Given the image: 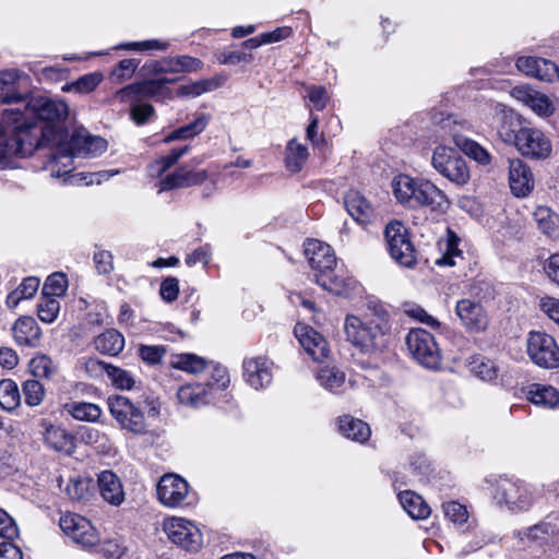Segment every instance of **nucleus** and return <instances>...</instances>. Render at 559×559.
Returning <instances> with one entry per match:
<instances>
[{
    "label": "nucleus",
    "instance_id": "obj_1",
    "mask_svg": "<svg viewBox=\"0 0 559 559\" xmlns=\"http://www.w3.org/2000/svg\"><path fill=\"white\" fill-rule=\"evenodd\" d=\"M43 138L52 142L45 169L50 173L51 177H64L66 182L74 178L70 174L74 169L73 158L75 156L96 157L107 148L106 140L91 135L84 128L75 129L69 140L63 129L45 130Z\"/></svg>",
    "mask_w": 559,
    "mask_h": 559
},
{
    "label": "nucleus",
    "instance_id": "obj_2",
    "mask_svg": "<svg viewBox=\"0 0 559 559\" xmlns=\"http://www.w3.org/2000/svg\"><path fill=\"white\" fill-rule=\"evenodd\" d=\"M69 116V106L59 98L48 96H31L23 109H5L2 114L4 123H10L14 129L24 133L38 134V147L51 145L43 138V131L61 129L58 123L63 122Z\"/></svg>",
    "mask_w": 559,
    "mask_h": 559
},
{
    "label": "nucleus",
    "instance_id": "obj_3",
    "mask_svg": "<svg viewBox=\"0 0 559 559\" xmlns=\"http://www.w3.org/2000/svg\"><path fill=\"white\" fill-rule=\"evenodd\" d=\"M390 328V312L376 298L367 299L364 319L348 314L344 321L346 340L364 353L383 348Z\"/></svg>",
    "mask_w": 559,
    "mask_h": 559
},
{
    "label": "nucleus",
    "instance_id": "obj_4",
    "mask_svg": "<svg viewBox=\"0 0 559 559\" xmlns=\"http://www.w3.org/2000/svg\"><path fill=\"white\" fill-rule=\"evenodd\" d=\"M305 254L313 270L314 281L323 289L335 295H348L356 287V281L336 263L333 249L328 243L312 239L305 245Z\"/></svg>",
    "mask_w": 559,
    "mask_h": 559
},
{
    "label": "nucleus",
    "instance_id": "obj_5",
    "mask_svg": "<svg viewBox=\"0 0 559 559\" xmlns=\"http://www.w3.org/2000/svg\"><path fill=\"white\" fill-rule=\"evenodd\" d=\"M391 185L396 200L411 209L427 207L431 212L443 213L449 207L444 192L428 180L401 174L393 178Z\"/></svg>",
    "mask_w": 559,
    "mask_h": 559
},
{
    "label": "nucleus",
    "instance_id": "obj_6",
    "mask_svg": "<svg viewBox=\"0 0 559 559\" xmlns=\"http://www.w3.org/2000/svg\"><path fill=\"white\" fill-rule=\"evenodd\" d=\"M492 109L497 115L502 116L503 122L498 132L504 142L514 143L523 156L532 159H545L550 155V140L539 129L528 127L519 130L508 129L506 124L514 119L513 110L500 103L493 104Z\"/></svg>",
    "mask_w": 559,
    "mask_h": 559
},
{
    "label": "nucleus",
    "instance_id": "obj_7",
    "mask_svg": "<svg viewBox=\"0 0 559 559\" xmlns=\"http://www.w3.org/2000/svg\"><path fill=\"white\" fill-rule=\"evenodd\" d=\"M110 415L122 430L136 436L147 433V424L143 411L124 395H111L107 400Z\"/></svg>",
    "mask_w": 559,
    "mask_h": 559
},
{
    "label": "nucleus",
    "instance_id": "obj_8",
    "mask_svg": "<svg viewBox=\"0 0 559 559\" xmlns=\"http://www.w3.org/2000/svg\"><path fill=\"white\" fill-rule=\"evenodd\" d=\"M493 498L498 504H504L513 512L528 510L536 498L535 490L522 480L500 478L497 481Z\"/></svg>",
    "mask_w": 559,
    "mask_h": 559
},
{
    "label": "nucleus",
    "instance_id": "obj_9",
    "mask_svg": "<svg viewBox=\"0 0 559 559\" xmlns=\"http://www.w3.org/2000/svg\"><path fill=\"white\" fill-rule=\"evenodd\" d=\"M431 163L433 168L451 182L463 186L469 179V169L457 150L439 145L435 148Z\"/></svg>",
    "mask_w": 559,
    "mask_h": 559
},
{
    "label": "nucleus",
    "instance_id": "obj_10",
    "mask_svg": "<svg viewBox=\"0 0 559 559\" xmlns=\"http://www.w3.org/2000/svg\"><path fill=\"white\" fill-rule=\"evenodd\" d=\"M407 349L413 358L428 369H437L441 364V353L431 333L424 329H413L406 336Z\"/></svg>",
    "mask_w": 559,
    "mask_h": 559
},
{
    "label": "nucleus",
    "instance_id": "obj_11",
    "mask_svg": "<svg viewBox=\"0 0 559 559\" xmlns=\"http://www.w3.org/2000/svg\"><path fill=\"white\" fill-rule=\"evenodd\" d=\"M384 236L391 258L402 266L413 267L416 253L405 226L397 221L391 222L385 227Z\"/></svg>",
    "mask_w": 559,
    "mask_h": 559
},
{
    "label": "nucleus",
    "instance_id": "obj_12",
    "mask_svg": "<svg viewBox=\"0 0 559 559\" xmlns=\"http://www.w3.org/2000/svg\"><path fill=\"white\" fill-rule=\"evenodd\" d=\"M157 497L160 503L169 508L188 507L194 503V493L181 476L164 475L157 484Z\"/></svg>",
    "mask_w": 559,
    "mask_h": 559
},
{
    "label": "nucleus",
    "instance_id": "obj_13",
    "mask_svg": "<svg viewBox=\"0 0 559 559\" xmlns=\"http://www.w3.org/2000/svg\"><path fill=\"white\" fill-rule=\"evenodd\" d=\"M7 124L12 129V135L10 138L0 136V166L8 164L14 156H29L38 148V134L24 133L22 130L14 129L12 124ZM3 133L4 128L0 123V135Z\"/></svg>",
    "mask_w": 559,
    "mask_h": 559
},
{
    "label": "nucleus",
    "instance_id": "obj_14",
    "mask_svg": "<svg viewBox=\"0 0 559 559\" xmlns=\"http://www.w3.org/2000/svg\"><path fill=\"white\" fill-rule=\"evenodd\" d=\"M526 350L535 365L546 369L559 367V346L551 335L545 332H531Z\"/></svg>",
    "mask_w": 559,
    "mask_h": 559
},
{
    "label": "nucleus",
    "instance_id": "obj_15",
    "mask_svg": "<svg viewBox=\"0 0 559 559\" xmlns=\"http://www.w3.org/2000/svg\"><path fill=\"white\" fill-rule=\"evenodd\" d=\"M455 314L469 333H483L489 326L488 311L479 300L464 297L455 302Z\"/></svg>",
    "mask_w": 559,
    "mask_h": 559
},
{
    "label": "nucleus",
    "instance_id": "obj_16",
    "mask_svg": "<svg viewBox=\"0 0 559 559\" xmlns=\"http://www.w3.org/2000/svg\"><path fill=\"white\" fill-rule=\"evenodd\" d=\"M59 525L67 536L85 549H92L99 542L96 528L84 516L75 513L64 514L60 518Z\"/></svg>",
    "mask_w": 559,
    "mask_h": 559
},
{
    "label": "nucleus",
    "instance_id": "obj_17",
    "mask_svg": "<svg viewBox=\"0 0 559 559\" xmlns=\"http://www.w3.org/2000/svg\"><path fill=\"white\" fill-rule=\"evenodd\" d=\"M164 531L174 544L189 551H197L202 545L200 530L185 519L173 518L166 521Z\"/></svg>",
    "mask_w": 559,
    "mask_h": 559
},
{
    "label": "nucleus",
    "instance_id": "obj_18",
    "mask_svg": "<svg viewBox=\"0 0 559 559\" xmlns=\"http://www.w3.org/2000/svg\"><path fill=\"white\" fill-rule=\"evenodd\" d=\"M242 368L247 383L254 390L270 385L273 380V361L265 356L246 358Z\"/></svg>",
    "mask_w": 559,
    "mask_h": 559
},
{
    "label": "nucleus",
    "instance_id": "obj_19",
    "mask_svg": "<svg viewBox=\"0 0 559 559\" xmlns=\"http://www.w3.org/2000/svg\"><path fill=\"white\" fill-rule=\"evenodd\" d=\"M175 79H154L134 83L122 87L117 95L121 100L133 97L160 99L169 93L167 84L174 83Z\"/></svg>",
    "mask_w": 559,
    "mask_h": 559
},
{
    "label": "nucleus",
    "instance_id": "obj_20",
    "mask_svg": "<svg viewBox=\"0 0 559 559\" xmlns=\"http://www.w3.org/2000/svg\"><path fill=\"white\" fill-rule=\"evenodd\" d=\"M294 333L301 347L314 361H321L328 357L330 353L328 342L313 328L298 323Z\"/></svg>",
    "mask_w": 559,
    "mask_h": 559
},
{
    "label": "nucleus",
    "instance_id": "obj_21",
    "mask_svg": "<svg viewBox=\"0 0 559 559\" xmlns=\"http://www.w3.org/2000/svg\"><path fill=\"white\" fill-rule=\"evenodd\" d=\"M40 427L43 428L41 435L47 448L64 455L73 454L76 445L74 437L70 432L45 419L40 421Z\"/></svg>",
    "mask_w": 559,
    "mask_h": 559
},
{
    "label": "nucleus",
    "instance_id": "obj_22",
    "mask_svg": "<svg viewBox=\"0 0 559 559\" xmlns=\"http://www.w3.org/2000/svg\"><path fill=\"white\" fill-rule=\"evenodd\" d=\"M86 369L91 373H106L112 385L120 390H131L135 384V380L129 371L103 360L88 359Z\"/></svg>",
    "mask_w": 559,
    "mask_h": 559
},
{
    "label": "nucleus",
    "instance_id": "obj_23",
    "mask_svg": "<svg viewBox=\"0 0 559 559\" xmlns=\"http://www.w3.org/2000/svg\"><path fill=\"white\" fill-rule=\"evenodd\" d=\"M509 185L516 197L527 195L534 188V178L530 167L521 159L509 162Z\"/></svg>",
    "mask_w": 559,
    "mask_h": 559
},
{
    "label": "nucleus",
    "instance_id": "obj_24",
    "mask_svg": "<svg viewBox=\"0 0 559 559\" xmlns=\"http://www.w3.org/2000/svg\"><path fill=\"white\" fill-rule=\"evenodd\" d=\"M206 178L207 173L205 170H192L187 166L180 167L175 173L160 179L158 192L198 186L204 182Z\"/></svg>",
    "mask_w": 559,
    "mask_h": 559
},
{
    "label": "nucleus",
    "instance_id": "obj_25",
    "mask_svg": "<svg viewBox=\"0 0 559 559\" xmlns=\"http://www.w3.org/2000/svg\"><path fill=\"white\" fill-rule=\"evenodd\" d=\"M511 96L530 107L538 116L548 117L552 114L549 98L530 86L521 85L513 87Z\"/></svg>",
    "mask_w": 559,
    "mask_h": 559
},
{
    "label": "nucleus",
    "instance_id": "obj_26",
    "mask_svg": "<svg viewBox=\"0 0 559 559\" xmlns=\"http://www.w3.org/2000/svg\"><path fill=\"white\" fill-rule=\"evenodd\" d=\"M12 335L17 345L36 347L39 344L41 331L33 317L23 316L14 322Z\"/></svg>",
    "mask_w": 559,
    "mask_h": 559
},
{
    "label": "nucleus",
    "instance_id": "obj_27",
    "mask_svg": "<svg viewBox=\"0 0 559 559\" xmlns=\"http://www.w3.org/2000/svg\"><path fill=\"white\" fill-rule=\"evenodd\" d=\"M21 72L17 70H8L0 73V102L2 104H21L29 99L31 96L19 91V80Z\"/></svg>",
    "mask_w": 559,
    "mask_h": 559
},
{
    "label": "nucleus",
    "instance_id": "obj_28",
    "mask_svg": "<svg viewBox=\"0 0 559 559\" xmlns=\"http://www.w3.org/2000/svg\"><path fill=\"white\" fill-rule=\"evenodd\" d=\"M212 384L189 383L181 385L177 391V399L180 404L189 407H201L209 404L213 396L211 392Z\"/></svg>",
    "mask_w": 559,
    "mask_h": 559
},
{
    "label": "nucleus",
    "instance_id": "obj_29",
    "mask_svg": "<svg viewBox=\"0 0 559 559\" xmlns=\"http://www.w3.org/2000/svg\"><path fill=\"white\" fill-rule=\"evenodd\" d=\"M347 213L359 224H368L373 217L371 203L358 191L349 190L344 197Z\"/></svg>",
    "mask_w": 559,
    "mask_h": 559
},
{
    "label": "nucleus",
    "instance_id": "obj_30",
    "mask_svg": "<svg viewBox=\"0 0 559 559\" xmlns=\"http://www.w3.org/2000/svg\"><path fill=\"white\" fill-rule=\"evenodd\" d=\"M98 488L105 501L119 506L124 500V491L120 478L111 471H103L98 475Z\"/></svg>",
    "mask_w": 559,
    "mask_h": 559
},
{
    "label": "nucleus",
    "instance_id": "obj_31",
    "mask_svg": "<svg viewBox=\"0 0 559 559\" xmlns=\"http://www.w3.org/2000/svg\"><path fill=\"white\" fill-rule=\"evenodd\" d=\"M203 62L191 56H178L174 58H166L158 62L156 72L163 73H190L201 70Z\"/></svg>",
    "mask_w": 559,
    "mask_h": 559
},
{
    "label": "nucleus",
    "instance_id": "obj_32",
    "mask_svg": "<svg viewBox=\"0 0 559 559\" xmlns=\"http://www.w3.org/2000/svg\"><path fill=\"white\" fill-rule=\"evenodd\" d=\"M526 397L539 407L554 409L559 406V391L551 385L533 383L528 386Z\"/></svg>",
    "mask_w": 559,
    "mask_h": 559
},
{
    "label": "nucleus",
    "instance_id": "obj_33",
    "mask_svg": "<svg viewBox=\"0 0 559 559\" xmlns=\"http://www.w3.org/2000/svg\"><path fill=\"white\" fill-rule=\"evenodd\" d=\"M338 431L347 439L365 442L369 439L371 430L367 423L349 415L341 416L337 420Z\"/></svg>",
    "mask_w": 559,
    "mask_h": 559
},
{
    "label": "nucleus",
    "instance_id": "obj_34",
    "mask_svg": "<svg viewBox=\"0 0 559 559\" xmlns=\"http://www.w3.org/2000/svg\"><path fill=\"white\" fill-rule=\"evenodd\" d=\"M94 345L102 354L117 356L124 347V337L119 331L109 329L95 337Z\"/></svg>",
    "mask_w": 559,
    "mask_h": 559
},
{
    "label": "nucleus",
    "instance_id": "obj_35",
    "mask_svg": "<svg viewBox=\"0 0 559 559\" xmlns=\"http://www.w3.org/2000/svg\"><path fill=\"white\" fill-rule=\"evenodd\" d=\"M399 500L403 509L415 520L426 519L430 514L429 506L414 491H401L399 493Z\"/></svg>",
    "mask_w": 559,
    "mask_h": 559
},
{
    "label": "nucleus",
    "instance_id": "obj_36",
    "mask_svg": "<svg viewBox=\"0 0 559 559\" xmlns=\"http://www.w3.org/2000/svg\"><path fill=\"white\" fill-rule=\"evenodd\" d=\"M451 136L453 138V142L455 145L468 157L473 158L480 165H488L491 160V156L489 152L480 146L477 142L459 135L455 132L451 131Z\"/></svg>",
    "mask_w": 559,
    "mask_h": 559
},
{
    "label": "nucleus",
    "instance_id": "obj_37",
    "mask_svg": "<svg viewBox=\"0 0 559 559\" xmlns=\"http://www.w3.org/2000/svg\"><path fill=\"white\" fill-rule=\"evenodd\" d=\"M309 156L308 147L296 139L290 140L286 145L285 164L290 173H299Z\"/></svg>",
    "mask_w": 559,
    "mask_h": 559
},
{
    "label": "nucleus",
    "instance_id": "obj_38",
    "mask_svg": "<svg viewBox=\"0 0 559 559\" xmlns=\"http://www.w3.org/2000/svg\"><path fill=\"white\" fill-rule=\"evenodd\" d=\"M316 379L325 390L337 393L345 383V373L335 367L322 366L316 371Z\"/></svg>",
    "mask_w": 559,
    "mask_h": 559
},
{
    "label": "nucleus",
    "instance_id": "obj_39",
    "mask_svg": "<svg viewBox=\"0 0 559 559\" xmlns=\"http://www.w3.org/2000/svg\"><path fill=\"white\" fill-rule=\"evenodd\" d=\"M64 409L74 419L82 421L94 423L98 420L102 415V409L98 405L87 402H71L64 405Z\"/></svg>",
    "mask_w": 559,
    "mask_h": 559
},
{
    "label": "nucleus",
    "instance_id": "obj_40",
    "mask_svg": "<svg viewBox=\"0 0 559 559\" xmlns=\"http://www.w3.org/2000/svg\"><path fill=\"white\" fill-rule=\"evenodd\" d=\"M209 123L206 115H199L192 122L187 123L174 131H171L164 140L168 143L177 140H187L200 134Z\"/></svg>",
    "mask_w": 559,
    "mask_h": 559
},
{
    "label": "nucleus",
    "instance_id": "obj_41",
    "mask_svg": "<svg viewBox=\"0 0 559 559\" xmlns=\"http://www.w3.org/2000/svg\"><path fill=\"white\" fill-rule=\"evenodd\" d=\"M190 150L189 145H182L180 147H175L170 151L168 155L160 157L154 163L148 165V174L151 177H160L164 173H166L171 166H174L180 157L186 155Z\"/></svg>",
    "mask_w": 559,
    "mask_h": 559
},
{
    "label": "nucleus",
    "instance_id": "obj_42",
    "mask_svg": "<svg viewBox=\"0 0 559 559\" xmlns=\"http://www.w3.org/2000/svg\"><path fill=\"white\" fill-rule=\"evenodd\" d=\"M556 531L555 525H552L548 521H542L528 528L523 533L524 537H521V540L526 539L528 544H535L538 546H543L547 544L550 538L554 536Z\"/></svg>",
    "mask_w": 559,
    "mask_h": 559
},
{
    "label": "nucleus",
    "instance_id": "obj_43",
    "mask_svg": "<svg viewBox=\"0 0 559 559\" xmlns=\"http://www.w3.org/2000/svg\"><path fill=\"white\" fill-rule=\"evenodd\" d=\"M92 489L93 480L83 476L70 477L66 486L67 495L75 501L87 500Z\"/></svg>",
    "mask_w": 559,
    "mask_h": 559
},
{
    "label": "nucleus",
    "instance_id": "obj_44",
    "mask_svg": "<svg viewBox=\"0 0 559 559\" xmlns=\"http://www.w3.org/2000/svg\"><path fill=\"white\" fill-rule=\"evenodd\" d=\"M21 402L17 384L11 379L0 381V405L5 411L15 409Z\"/></svg>",
    "mask_w": 559,
    "mask_h": 559
},
{
    "label": "nucleus",
    "instance_id": "obj_45",
    "mask_svg": "<svg viewBox=\"0 0 559 559\" xmlns=\"http://www.w3.org/2000/svg\"><path fill=\"white\" fill-rule=\"evenodd\" d=\"M207 362L204 358L194 354H179L174 356L171 366L176 369L183 370L190 373H199L203 371Z\"/></svg>",
    "mask_w": 559,
    "mask_h": 559
},
{
    "label": "nucleus",
    "instance_id": "obj_46",
    "mask_svg": "<svg viewBox=\"0 0 559 559\" xmlns=\"http://www.w3.org/2000/svg\"><path fill=\"white\" fill-rule=\"evenodd\" d=\"M459 238L455 234L449 233L448 239L444 245H441L442 255L436 260V264L441 266L456 265V259H463L462 251L459 250Z\"/></svg>",
    "mask_w": 559,
    "mask_h": 559
},
{
    "label": "nucleus",
    "instance_id": "obj_47",
    "mask_svg": "<svg viewBox=\"0 0 559 559\" xmlns=\"http://www.w3.org/2000/svg\"><path fill=\"white\" fill-rule=\"evenodd\" d=\"M103 81V75L99 72L88 73L81 76L73 83L66 84L62 87L64 92H75L80 94H87L94 91Z\"/></svg>",
    "mask_w": 559,
    "mask_h": 559
},
{
    "label": "nucleus",
    "instance_id": "obj_48",
    "mask_svg": "<svg viewBox=\"0 0 559 559\" xmlns=\"http://www.w3.org/2000/svg\"><path fill=\"white\" fill-rule=\"evenodd\" d=\"M218 87V83L213 79H203L189 84L179 86L177 95L180 97H198L206 92H212Z\"/></svg>",
    "mask_w": 559,
    "mask_h": 559
},
{
    "label": "nucleus",
    "instance_id": "obj_49",
    "mask_svg": "<svg viewBox=\"0 0 559 559\" xmlns=\"http://www.w3.org/2000/svg\"><path fill=\"white\" fill-rule=\"evenodd\" d=\"M29 368L34 377L44 379H51L58 371L57 365L46 355L34 357Z\"/></svg>",
    "mask_w": 559,
    "mask_h": 559
},
{
    "label": "nucleus",
    "instance_id": "obj_50",
    "mask_svg": "<svg viewBox=\"0 0 559 559\" xmlns=\"http://www.w3.org/2000/svg\"><path fill=\"white\" fill-rule=\"evenodd\" d=\"M68 288V280L63 273L57 272L49 275L44 283L41 295L53 297H61L66 294Z\"/></svg>",
    "mask_w": 559,
    "mask_h": 559
},
{
    "label": "nucleus",
    "instance_id": "obj_51",
    "mask_svg": "<svg viewBox=\"0 0 559 559\" xmlns=\"http://www.w3.org/2000/svg\"><path fill=\"white\" fill-rule=\"evenodd\" d=\"M24 401L31 406H38L45 397V388L36 379L26 380L22 386Z\"/></svg>",
    "mask_w": 559,
    "mask_h": 559
},
{
    "label": "nucleus",
    "instance_id": "obj_52",
    "mask_svg": "<svg viewBox=\"0 0 559 559\" xmlns=\"http://www.w3.org/2000/svg\"><path fill=\"white\" fill-rule=\"evenodd\" d=\"M59 311L60 304L56 298L41 295V298L37 304V316L43 322H53Z\"/></svg>",
    "mask_w": 559,
    "mask_h": 559
},
{
    "label": "nucleus",
    "instance_id": "obj_53",
    "mask_svg": "<svg viewBox=\"0 0 559 559\" xmlns=\"http://www.w3.org/2000/svg\"><path fill=\"white\" fill-rule=\"evenodd\" d=\"M473 371L484 381H492L498 376L496 364L485 357L477 358L473 361Z\"/></svg>",
    "mask_w": 559,
    "mask_h": 559
},
{
    "label": "nucleus",
    "instance_id": "obj_54",
    "mask_svg": "<svg viewBox=\"0 0 559 559\" xmlns=\"http://www.w3.org/2000/svg\"><path fill=\"white\" fill-rule=\"evenodd\" d=\"M534 219L537 223L538 228L547 236H555L557 231V224L549 209L539 207L534 213Z\"/></svg>",
    "mask_w": 559,
    "mask_h": 559
},
{
    "label": "nucleus",
    "instance_id": "obj_55",
    "mask_svg": "<svg viewBox=\"0 0 559 559\" xmlns=\"http://www.w3.org/2000/svg\"><path fill=\"white\" fill-rule=\"evenodd\" d=\"M443 512L447 519L454 524L462 525L468 519V512L465 506L456 501H448L442 504Z\"/></svg>",
    "mask_w": 559,
    "mask_h": 559
},
{
    "label": "nucleus",
    "instance_id": "obj_56",
    "mask_svg": "<svg viewBox=\"0 0 559 559\" xmlns=\"http://www.w3.org/2000/svg\"><path fill=\"white\" fill-rule=\"evenodd\" d=\"M533 78L545 82H554L559 79V68L555 62L540 58L538 67L535 68Z\"/></svg>",
    "mask_w": 559,
    "mask_h": 559
},
{
    "label": "nucleus",
    "instance_id": "obj_57",
    "mask_svg": "<svg viewBox=\"0 0 559 559\" xmlns=\"http://www.w3.org/2000/svg\"><path fill=\"white\" fill-rule=\"evenodd\" d=\"M138 354L143 361L156 365L162 361L166 354V348L162 345H140Z\"/></svg>",
    "mask_w": 559,
    "mask_h": 559
},
{
    "label": "nucleus",
    "instance_id": "obj_58",
    "mask_svg": "<svg viewBox=\"0 0 559 559\" xmlns=\"http://www.w3.org/2000/svg\"><path fill=\"white\" fill-rule=\"evenodd\" d=\"M169 44L166 41H160L158 39H150V40H143V41H132L127 43L118 46L119 49H128V50H166L168 48Z\"/></svg>",
    "mask_w": 559,
    "mask_h": 559
},
{
    "label": "nucleus",
    "instance_id": "obj_59",
    "mask_svg": "<svg viewBox=\"0 0 559 559\" xmlns=\"http://www.w3.org/2000/svg\"><path fill=\"white\" fill-rule=\"evenodd\" d=\"M307 97L317 110H323L329 102V95L323 86L312 85L307 90Z\"/></svg>",
    "mask_w": 559,
    "mask_h": 559
},
{
    "label": "nucleus",
    "instance_id": "obj_60",
    "mask_svg": "<svg viewBox=\"0 0 559 559\" xmlns=\"http://www.w3.org/2000/svg\"><path fill=\"white\" fill-rule=\"evenodd\" d=\"M138 66L139 61H136L135 59H122L118 63V67L111 72V76L115 80L122 82L131 78V75L136 70Z\"/></svg>",
    "mask_w": 559,
    "mask_h": 559
},
{
    "label": "nucleus",
    "instance_id": "obj_61",
    "mask_svg": "<svg viewBox=\"0 0 559 559\" xmlns=\"http://www.w3.org/2000/svg\"><path fill=\"white\" fill-rule=\"evenodd\" d=\"M179 294V282L176 277H166L160 283L159 295L166 302H173Z\"/></svg>",
    "mask_w": 559,
    "mask_h": 559
},
{
    "label": "nucleus",
    "instance_id": "obj_62",
    "mask_svg": "<svg viewBox=\"0 0 559 559\" xmlns=\"http://www.w3.org/2000/svg\"><path fill=\"white\" fill-rule=\"evenodd\" d=\"M17 535L19 530L14 520L3 509H0V536L12 540Z\"/></svg>",
    "mask_w": 559,
    "mask_h": 559
},
{
    "label": "nucleus",
    "instance_id": "obj_63",
    "mask_svg": "<svg viewBox=\"0 0 559 559\" xmlns=\"http://www.w3.org/2000/svg\"><path fill=\"white\" fill-rule=\"evenodd\" d=\"M546 277L559 287V253L548 257L543 263Z\"/></svg>",
    "mask_w": 559,
    "mask_h": 559
},
{
    "label": "nucleus",
    "instance_id": "obj_64",
    "mask_svg": "<svg viewBox=\"0 0 559 559\" xmlns=\"http://www.w3.org/2000/svg\"><path fill=\"white\" fill-rule=\"evenodd\" d=\"M93 259L99 274H109L114 270L112 254L110 251H97L94 253Z\"/></svg>",
    "mask_w": 559,
    "mask_h": 559
}]
</instances>
